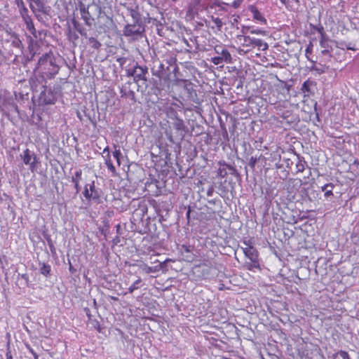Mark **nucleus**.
Listing matches in <instances>:
<instances>
[{"label":"nucleus","mask_w":359,"mask_h":359,"mask_svg":"<svg viewBox=\"0 0 359 359\" xmlns=\"http://www.w3.org/2000/svg\"><path fill=\"white\" fill-rule=\"evenodd\" d=\"M185 131V126L183 120L175 118L172 123V126L165 128V133L168 139L171 142H174V137L182 138Z\"/></svg>","instance_id":"obj_1"},{"label":"nucleus","mask_w":359,"mask_h":359,"mask_svg":"<svg viewBox=\"0 0 359 359\" xmlns=\"http://www.w3.org/2000/svg\"><path fill=\"white\" fill-rule=\"evenodd\" d=\"M237 39L244 47L254 46L257 47L259 50H266L269 48L267 43L259 39L245 36L243 34L238 35Z\"/></svg>","instance_id":"obj_2"},{"label":"nucleus","mask_w":359,"mask_h":359,"mask_svg":"<svg viewBox=\"0 0 359 359\" xmlns=\"http://www.w3.org/2000/svg\"><path fill=\"white\" fill-rule=\"evenodd\" d=\"M45 60H47L48 62V67L50 68V69H48L50 73L53 74H57L59 71V67L55 64L53 55L50 53H46L45 55H42L39 60V65H43Z\"/></svg>","instance_id":"obj_3"},{"label":"nucleus","mask_w":359,"mask_h":359,"mask_svg":"<svg viewBox=\"0 0 359 359\" xmlns=\"http://www.w3.org/2000/svg\"><path fill=\"white\" fill-rule=\"evenodd\" d=\"M83 195L86 199L96 200L100 198V192L95 189L94 182H92L91 184L86 185Z\"/></svg>","instance_id":"obj_4"},{"label":"nucleus","mask_w":359,"mask_h":359,"mask_svg":"<svg viewBox=\"0 0 359 359\" xmlns=\"http://www.w3.org/2000/svg\"><path fill=\"white\" fill-rule=\"evenodd\" d=\"M79 9L81 15V18L85 22L86 25L90 26L92 25L93 18L89 13V6L85 5L82 1H79L78 4Z\"/></svg>","instance_id":"obj_5"},{"label":"nucleus","mask_w":359,"mask_h":359,"mask_svg":"<svg viewBox=\"0 0 359 359\" xmlns=\"http://www.w3.org/2000/svg\"><path fill=\"white\" fill-rule=\"evenodd\" d=\"M21 158L25 165H29L32 171L35 168V158L36 157H32L30 151L28 149H26L23 153L21 154Z\"/></svg>","instance_id":"obj_6"},{"label":"nucleus","mask_w":359,"mask_h":359,"mask_svg":"<svg viewBox=\"0 0 359 359\" xmlns=\"http://www.w3.org/2000/svg\"><path fill=\"white\" fill-rule=\"evenodd\" d=\"M332 41L330 40L325 35L321 34V38L320 40V47L323 48L322 53L327 55L330 54L332 50Z\"/></svg>","instance_id":"obj_7"},{"label":"nucleus","mask_w":359,"mask_h":359,"mask_svg":"<svg viewBox=\"0 0 359 359\" xmlns=\"http://www.w3.org/2000/svg\"><path fill=\"white\" fill-rule=\"evenodd\" d=\"M243 251L245 255L253 262L254 266H256L257 264V252L255 248L249 245L243 248Z\"/></svg>","instance_id":"obj_8"},{"label":"nucleus","mask_w":359,"mask_h":359,"mask_svg":"<svg viewBox=\"0 0 359 359\" xmlns=\"http://www.w3.org/2000/svg\"><path fill=\"white\" fill-rule=\"evenodd\" d=\"M147 71L141 67H137L134 70V80L136 82L142 81V84H145L147 82L146 79Z\"/></svg>","instance_id":"obj_9"},{"label":"nucleus","mask_w":359,"mask_h":359,"mask_svg":"<svg viewBox=\"0 0 359 359\" xmlns=\"http://www.w3.org/2000/svg\"><path fill=\"white\" fill-rule=\"evenodd\" d=\"M250 11L253 15V18L256 20L257 22H259L263 24H266V20L264 18V16L259 13V11L255 7H252Z\"/></svg>","instance_id":"obj_10"},{"label":"nucleus","mask_w":359,"mask_h":359,"mask_svg":"<svg viewBox=\"0 0 359 359\" xmlns=\"http://www.w3.org/2000/svg\"><path fill=\"white\" fill-rule=\"evenodd\" d=\"M248 32H250L251 34H260L263 36H266L267 34L266 31L262 30L261 29H250V27H249L243 28V34H246Z\"/></svg>","instance_id":"obj_11"},{"label":"nucleus","mask_w":359,"mask_h":359,"mask_svg":"<svg viewBox=\"0 0 359 359\" xmlns=\"http://www.w3.org/2000/svg\"><path fill=\"white\" fill-rule=\"evenodd\" d=\"M215 50L217 53L220 54L219 56L222 59H223L224 61L226 62H229L231 61V54L226 49L222 48L221 52H219L217 48H215Z\"/></svg>","instance_id":"obj_12"},{"label":"nucleus","mask_w":359,"mask_h":359,"mask_svg":"<svg viewBox=\"0 0 359 359\" xmlns=\"http://www.w3.org/2000/svg\"><path fill=\"white\" fill-rule=\"evenodd\" d=\"M141 268L147 273H155L159 271V269L161 268V264L159 263L158 266H155L154 267L144 264L141 266Z\"/></svg>","instance_id":"obj_13"},{"label":"nucleus","mask_w":359,"mask_h":359,"mask_svg":"<svg viewBox=\"0 0 359 359\" xmlns=\"http://www.w3.org/2000/svg\"><path fill=\"white\" fill-rule=\"evenodd\" d=\"M280 1L290 9H294L297 6L299 0H280Z\"/></svg>","instance_id":"obj_14"},{"label":"nucleus","mask_w":359,"mask_h":359,"mask_svg":"<svg viewBox=\"0 0 359 359\" xmlns=\"http://www.w3.org/2000/svg\"><path fill=\"white\" fill-rule=\"evenodd\" d=\"M41 273L48 276L50 272V266L48 264H43L40 269Z\"/></svg>","instance_id":"obj_15"},{"label":"nucleus","mask_w":359,"mask_h":359,"mask_svg":"<svg viewBox=\"0 0 359 359\" xmlns=\"http://www.w3.org/2000/svg\"><path fill=\"white\" fill-rule=\"evenodd\" d=\"M141 282V279H137L133 284H132L129 288V292L132 293L134 290H137L138 288L137 284H139Z\"/></svg>","instance_id":"obj_16"},{"label":"nucleus","mask_w":359,"mask_h":359,"mask_svg":"<svg viewBox=\"0 0 359 359\" xmlns=\"http://www.w3.org/2000/svg\"><path fill=\"white\" fill-rule=\"evenodd\" d=\"M113 156L116 158L117 163L118 165H120V157L121 156V152L120 149H115V151L113 152Z\"/></svg>","instance_id":"obj_17"},{"label":"nucleus","mask_w":359,"mask_h":359,"mask_svg":"<svg viewBox=\"0 0 359 359\" xmlns=\"http://www.w3.org/2000/svg\"><path fill=\"white\" fill-rule=\"evenodd\" d=\"M105 164L107 167V168L111 172H115L116 171V169H115V167L114 166V165L112 164L111 160L109 158V159H107L106 161H105Z\"/></svg>","instance_id":"obj_18"},{"label":"nucleus","mask_w":359,"mask_h":359,"mask_svg":"<svg viewBox=\"0 0 359 359\" xmlns=\"http://www.w3.org/2000/svg\"><path fill=\"white\" fill-rule=\"evenodd\" d=\"M211 61L212 62V63L217 65L221 64L224 60H223V59L221 58L220 56H217V57H212L211 59Z\"/></svg>","instance_id":"obj_19"},{"label":"nucleus","mask_w":359,"mask_h":359,"mask_svg":"<svg viewBox=\"0 0 359 359\" xmlns=\"http://www.w3.org/2000/svg\"><path fill=\"white\" fill-rule=\"evenodd\" d=\"M311 84V82H309V81H305L303 85H302V90H303L304 93H306V92H309V85Z\"/></svg>","instance_id":"obj_20"},{"label":"nucleus","mask_w":359,"mask_h":359,"mask_svg":"<svg viewBox=\"0 0 359 359\" xmlns=\"http://www.w3.org/2000/svg\"><path fill=\"white\" fill-rule=\"evenodd\" d=\"M213 22H214L215 25L219 29L222 27L223 23H222V20L219 18H214L213 19Z\"/></svg>","instance_id":"obj_21"},{"label":"nucleus","mask_w":359,"mask_h":359,"mask_svg":"<svg viewBox=\"0 0 359 359\" xmlns=\"http://www.w3.org/2000/svg\"><path fill=\"white\" fill-rule=\"evenodd\" d=\"M339 354L343 359H350L349 355L346 351H340Z\"/></svg>","instance_id":"obj_22"},{"label":"nucleus","mask_w":359,"mask_h":359,"mask_svg":"<svg viewBox=\"0 0 359 359\" xmlns=\"http://www.w3.org/2000/svg\"><path fill=\"white\" fill-rule=\"evenodd\" d=\"M81 175H82V171L81 170H77L76 172H75V175L72 177V178H76V179H79V181L81 180Z\"/></svg>","instance_id":"obj_23"},{"label":"nucleus","mask_w":359,"mask_h":359,"mask_svg":"<svg viewBox=\"0 0 359 359\" xmlns=\"http://www.w3.org/2000/svg\"><path fill=\"white\" fill-rule=\"evenodd\" d=\"M72 182L74 183L75 188L78 191L79 189V179L72 178Z\"/></svg>","instance_id":"obj_24"},{"label":"nucleus","mask_w":359,"mask_h":359,"mask_svg":"<svg viewBox=\"0 0 359 359\" xmlns=\"http://www.w3.org/2000/svg\"><path fill=\"white\" fill-rule=\"evenodd\" d=\"M328 187H330L331 189H332L333 184H326L323 187H322V190L326 191Z\"/></svg>","instance_id":"obj_25"},{"label":"nucleus","mask_w":359,"mask_h":359,"mask_svg":"<svg viewBox=\"0 0 359 359\" xmlns=\"http://www.w3.org/2000/svg\"><path fill=\"white\" fill-rule=\"evenodd\" d=\"M332 196V189H330V190H326L325 192V196L326 198H328L330 196Z\"/></svg>","instance_id":"obj_26"},{"label":"nucleus","mask_w":359,"mask_h":359,"mask_svg":"<svg viewBox=\"0 0 359 359\" xmlns=\"http://www.w3.org/2000/svg\"><path fill=\"white\" fill-rule=\"evenodd\" d=\"M48 62L47 60H45L43 65H40L41 67H43L44 69H50V67H48Z\"/></svg>","instance_id":"obj_27"},{"label":"nucleus","mask_w":359,"mask_h":359,"mask_svg":"<svg viewBox=\"0 0 359 359\" xmlns=\"http://www.w3.org/2000/svg\"><path fill=\"white\" fill-rule=\"evenodd\" d=\"M106 152H107V155L109 156V147H106L104 150H103V153L105 154Z\"/></svg>","instance_id":"obj_28"},{"label":"nucleus","mask_w":359,"mask_h":359,"mask_svg":"<svg viewBox=\"0 0 359 359\" xmlns=\"http://www.w3.org/2000/svg\"><path fill=\"white\" fill-rule=\"evenodd\" d=\"M27 27H28L29 29H32V28H33V25H32V24H29V23H28V22H27Z\"/></svg>","instance_id":"obj_29"},{"label":"nucleus","mask_w":359,"mask_h":359,"mask_svg":"<svg viewBox=\"0 0 359 359\" xmlns=\"http://www.w3.org/2000/svg\"><path fill=\"white\" fill-rule=\"evenodd\" d=\"M309 53H311V49L309 47H308L306 50V54L307 55Z\"/></svg>","instance_id":"obj_30"},{"label":"nucleus","mask_w":359,"mask_h":359,"mask_svg":"<svg viewBox=\"0 0 359 359\" xmlns=\"http://www.w3.org/2000/svg\"><path fill=\"white\" fill-rule=\"evenodd\" d=\"M7 359H12V356L11 355L7 354Z\"/></svg>","instance_id":"obj_31"},{"label":"nucleus","mask_w":359,"mask_h":359,"mask_svg":"<svg viewBox=\"0 0 359 359\" xmlns=\"http://www.w3.org/2000/svg\"><path fill=\"white\" fill-rule=\"evenodd\" d=\"M241 52H243V50H240L238 51V53H240V54H241Z\"/></svg>","instance_id":"obj_32"}]
</instances>
